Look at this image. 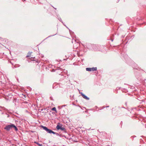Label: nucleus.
<instances>
[{"mask_svg": "<svg viewBox=\"0 0 146 146\" xmlns=\"http://www.w3.org/2000/svg\"><path fill=\"white\" fill-rule=\"evenodd\" d=\"M82 96V97L85 99H86L87 100H89V98L87 97L84 94L82 93L81 92L80 93Z\"/></svg>", "mask_w": 146, "mask_h": 146, "instance_id": "obj_5", "label": "nucleus"}, {"mask_svg": "<svg viewBox=\"0 0 146 146\" xmlns=\"http://www.w3.org/2000/svg\"><path fill=\"white\" fill-rule=\"evenodd\" d=\"M109 107V106H106V107Z\"/></svg>", "mask_w": 146, "mask_h": 146, "instance_id": "obj_19", "label": "nucleus"}, {"mask_svg": "<svg viewBox=\"0 0 146 146\" xmlns=\"http://www.w3.org/2000/svg\"><path fill=\"white\" fill-rule=\"evenodd\" d=\"M24 104H27L28 103L26 102H24Z\"/></svg>", "mask_w": 146, "mask_h": 146, "instance_id": "obj_14", "label": "nucleus"}, {"mask_svg": "<svg viewBox=\"0 0 146 146\" xmlns=\"http://www.w3.org/2000/svg\"><path fill=\"white\" fill-rule=\"evenodd\" d=\"M3 110H6V109L3 107L0 106V111H2Z\"/></svg>", "mask_w": 146, "mask_h": 146, "instance_id": "obj_6", "label": "nucleus"}, {"mask_svg": "<svg viewBox=\"0 0 146 146\" xmlns=\"http://www.w3.org/2000/svg\"><path fill=\"white\" fill-rule=\"evenodd\" d=\"M20 66L19 64H14V65H13L12 66V68H17L19 67Z\"/></svg>", "mask_w": 146, "mask_h": 146, "instance_id": "obj_7", "label": "nucleus"}, {"mask_svg": "<svg viewBox=\"0 0 146 146\" xmlns=\"http://www.w3.org/2000/svg\"><path fill=\"white\" fill-rule=\"evenodd\" d=\"M32 52H29L28 53V55L27 56V57H29L30 56V55H31Z\"/></svg>", "mask_w": 146, "mask_h": 146, "instance_id": "obj_11", "label": "nucleus"}, {"mask_svg": "<svg viewBox=\"0 0 146 146\" xmlns=\"http://www.w3.org/2000/svg\"><path fill=\"white\" fill-rule=\"evenodd\" d=\"M41 127L44 130H45L48 133H52L53 131L51 129L48 128L44 126L43 125L41 126Z\"/></svg>", "mask_w": 146, "mask_h": 146, "instance_id": "obj_3", "label": "nucleus"}, {"mask_svg": "<svg viewBox=\"0 0 146 146\" xmlns=\"http://www.w3.org/2000/svg\"><path fill=\"white\" fill-rule=\"evenodd\" d=\"M41 146H43V145H42Z\"/></svg>", "mask_w": 146, "mask_h": 146, "instance_id": "obj_21", "label": "nucleus"}, {"mask_svg": "<svg viewBox=\"0 0 146 146\" xmlns=\"http://www.w3.org/2000/svg\"><path fill=\"white\" fill-rule=\"evenodd\" d=\"M60 67H57V69H56V70H60Z\"/></svg>", "mask_w": 146, "mask_h": 146, "instance_id": "obj_12", "label": "nucleus"}, {"mask_svg": "<svg viewBox=\"0 0 146 146\" xmlns=\"http://www.w3.org/2000/svg\"><path fill=\"white\" fill-rule=\"evenodd\" d=\"M53 134H56L57 136H59L60 137H61V135L59 134L58 133L54 132L53 131Z\"/></svg>", "mask_w": 146, "mask_h": 146, "instance_id": "obj_8", "label": "nucleus"}, {"mask_svg": "<svg viewBox=\"0 0 146 146\" xmlns=\"http://www.w3.org/2000/svg\"><path fill=\"white\" fill-rule=\"evenodd\" d=\"M86 70L88 71H94L97 70V67L87 68H86Z\"/></svg>", "mask_w": 146, "mask_h": 146, "instance_id": "obj_4", "label": "nucleus"}, {"mask_svg": "<svg viewBox=\"0 0 146 146\" xmlns=\"http://www.w3.org/2000/svg\"><path fill=\"white\" fill-rule=\"evenodd\" d=\"M38 145H39V146H42L41 145V144H40L39 143H38Z\"/></svg>", "mask_w": 146, "mask_h": 146, "instance_id": "obj_16", "label": "nucleus"}, {"mask_svg": "<svg viewBox=\"0 0 146 146\" xmlns=\"http://www.w3.org/2000/svg\"><path fill=\"white\" fill-rule=\"evenodd\" d=\"M35 143L37 145H38V143H38L37 142H35Z\"/></svg>", "mask_w": 146, "mask_h": 146, "instance_id": "obj_13", "label": "nucleus"}, {"mask_svg": "<svg viewBox=\"0 0 146 146\" xmlns=\"http://www.w3.org/2000/svg\"><path fill=\"white\" fill-rule=\"evenodd\" d=\"M38 145H39V146H42L41 145V144H40L39 143H38Z\"/></svg>", "mask_w": 146, "mask_h": 146, "instance_id": "obj_15", "label": "nucleus"}, {"mask_svg": "<svg viewBox=\"0 0 146 146\" xmlns=\"http://www.w3.org/2000/svg\"><path fill=\"white\" fill-rule=\"evenodd\" d=\"M43 110V109H42L41 110V111H42Z\"/></svg>", "mask_w": 146, "mask_h": 146, "instance_id": "obj_17", "label": "nucleus"}, {"mask_svg": "<svg viewBox=\"0 0 146 146\" xmlns=\"http://www.w3.org/2000/svg\"><path fill=\"white\" fill-rule=\"evenodd\" d=\"M52 111H55L56 112H57V111L56 110V108L55 107H54V108H52Z\"/></svg>", "mask_w": 146, "mask_h": 146, "instance_id": "obj_10", "label": "nucleus"}, {"mask_svg": "<svg viewBox=\"0 0 146 146\" xmlns=\"http://www.w3.org/2000/svg\"><path fill=\"white\" fill-rule=\"evenodd\" d=\"M3 114V112H2V114Z\"/></svg>", "mask_w": 146, "mask_h": 146, "instance_id": "obj_20", "label": "nucleus"}, {"mask_svg": "<svg viewBox=\"0 0 146 146\" xmlns=\"http://www.w3.org/2000/svg\"><path fill=\"white\" fill-rule=\"evenodd\" d=\"M134 69H135L137 70H139L140 69L139 67H138L137 66H134V67H133Z\"/></svg>", "mask_w": 146, "mask_h": 146, "instance_id": "obj_9", "label": "nucleus"}, {"mask_svg": "<svg viewBox=\"0 0 146 146\" xmlns=\"http://www.w3.org/2000/svg\"><path fill=\"white\" fill-rule=\"evenodd\" d=\"M65 106H66V105H64V106H62V107Z\"/></svg>", "mask_w": 146, "mask_h": 146, "instance_id": "obj_18", "label": "nucleus"}, {"mask_svg": "<svg viewBox=\"0 0 146 146\" xmlns=\"http://www.w3.org/2000/svg\"><path fill=\"white\" fill-rule=\"evenodd\" d=\"M12 128H14L16 131H17L18 130L16 126H15L14 124H11L10 125H7L4 127V129L8 131Z\"/></svg>", "mask_w": 146, "mask_h": 146, "instance_id": "obj_1", "label": "nucleus"}, {"mask_svg": "<svg viewBox=\"0 0 146 146\" xmlns=\"http://www.w3.org/2000/svg\"><path fill=\"white\" fill-rule=\"evenodd\" d=\"M56 128L57 130L60 129L61 131H62L64 133H66V129L64 127H62L59 125H58L56 126Z\"/></svg>", "mask_w": 146, "mask_h": 146, "instance_id": "obj_2", "label": "nucleus"}]
</instances>
